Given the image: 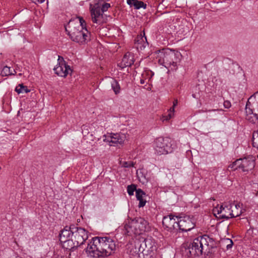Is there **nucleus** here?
Listing matches in <instances>:
<instances>
[{"instance_id":"obj_1","label":"nucleus","mask_w":258,"mask_h":258,"mask_svg":"<svg viewBox=\"0 0 258 258\" xmlns=\"http://www.w3.org/2000/svg\"><path fill=\"white\" fill-rule=\"evenodd\" d=\"M88 233L85 229L72 224L65 226L60 231L59 241L63 248L73 251L78 247L83 246L88 238Z\"/></svg>"},{"instance_id":"obj_2","label":"nucleus","mask_w":258,"mask_h":258,"mask_svg":"<svg viewBox=\"0 0 258 258\" xmlns=\"http://www.w3.org/2000/svg\"><path fill=\"white\" fill-rule=\"evenodd\" d=\"M116 247L115 241L110 237H95L88 243L85 251L91 258L104 257L114 254Z\"/></svg>"},{"instance_id":"obj_3","label":"nucleus","mask_w":258,"mask_h":258,"mask_svg":"<svg viewBox=\"0 0 258 258\" xmlns=\"http://www.w3.org/2000/svg\"><path fill=\"white\" fill-rule=\"evenodd\" d=\"M85 20L78 17L71 19L66 26V31L70 38L74 42L82 45L90 40V33L85 27Z\"/></svg>"},{"instance_id":"obj_4","label":"nucleus","mask_w":258,"mask_h":258,"mask_svg":"<svg viewBox=\"0 0 258 258\" xmlns=\"http://www.w3.org/2000/svg\"><path fill=\"white\" fill-rule=\"evenodd\" d=\"M125 233L128 236L140 235L150 229L147 221L141 217L130 220L124 225Z\"/></svg>"},{"instance_id":"obj_5","label":"nucleus","mask_w":258,"mask_h":258,"mask_svg":"<svg viewBox=\"0 0 258 258\" xmlns=\"http://www.w3.org/2000/svg\"><path fill=\"white\" fill-rule=\"evenodd\" d=\"M90 6V12L93 22L99 25L104 23L105 18L103 13L110 7V4L104 3L101 7L99 4H95L92 7V5Z\"/></svg>"},{"instance_id":"obj_6","label":"nucleus","mask_w":258,"mask_h":258,"mask_svg":"<svg viewBox=\"0 0 258 258\" xmlns=\"http://www.w3.org/2000/svg\"><path fill=\"white\" fill-rule=\"evenodd\" d=\"M154 147L155 153L159 155L166 154L172 151V144L168 138H157L154 142Z\"/></svg>"},{"instance_id":"obj_7","label":"nucleus","mask_w":258,"mask_h":258,"mask_svg":"<svg viewBox=\"0 0 258 258\" xmlns=\"http://www.w3.org/2000/svg\"><path fill=\"white\" fill-rule=\"evenodd\" d=\"M127 252L131 258H143L144 255L142 249L141 240H135L126 245Z\"/></svg>"},{"instance_id":"obj_8","label":"nucleus","mask_w":258,"mask_h":258,"mask_svg":"<svg viewBox=\"0 0 258 258\" xmlns=\"http://www.w3.org/2000/svg\"><path fill=\"white\" fill-rule=\"evenodd\" d=\"M55 74L61 77H66L71 75L73 70L63 60V57L58 56V64L53 69Z\"/></svg>"},{"instance_id":"obj_9","label":"nucleus","mask_w":258,"mask_h":258,"mask_svg":"<svg viewBox=\"0 0 258 258\" xmlns=\"http://www.w3.org/2000/svg\"><path fill=\"white\" fill-rule=\"evenodd\" d=\"M195 227L190 217L184 214H178V232H187Z\"/></svg>"},{"instance_id":"obj_10","label":"nucleus","mask_w":258,"mask_h":258,"mask_svg":"<svg viewBox=\"0 0 258 258\" xmlns=\"http://www.w3.org/2000/svg\"><path fill=\"white\" fill-rule=\"evenodd\" d=\"M102 139L104 142L109 143L110 146H115L123 144L125 136L122 133H109L103 136Z\"/></svg>"},{"instance_id":"obj_11","label":"nucleus","mask_w":258,"mask_h":258,"mask_svg":"<svg viewBox=\"0 0 258 258\" xmlns=\"http://www.w3.org/2000/svg\"><path fill=\"white\" fill-rule=\"evenodd\" d=\"M239 166L242 171H248L252 169L255 166L254 157L252 156H248L243 158H239L236 160Z\"/></svg>"},{"instance_id":"obj_12","label":"nucleus","mask_w":258,"mask_h":258,"mask_svg":"<svg viewBox=\"0 0 258 258\" xmlns=\"http://www.w3.org/2000/svg\"><path fill=\"white\" fill-rule=\"evenodd\" d=\"M175 218H177V216H174L172 214L164 216L162 220L163 225L168 230L171 232L174 231L175 233H177V229L175 226V224L177 225V223L175 221Z\"/></svg>"},{"instance_id":"obj_13","label":"nucleus","mask_w":258,"mask_h":258,"mask_svg":"<svg viewBox=\"0 0 258 258\" xmlns=\"http://www.w3.org/2000/svg\"><path fill=\"white\" fill-rule=\"evenodd\" d=\"M190 246L191 255H199L203 252V249L198 241V238H195L192 242H189Z\"/></svg>"},{"instance_id":"obj_14","label":"nucleus","mask_w":258,"mask_h":258,"mask_svg":"<svg viewBox=\"0 0 258 258\" xmlns=\"http://www.w3.org/2000/svg\"><path fill=\"white\" fill-rule=\"evenodd\" d=\"M246 119L253 123H258V114L253 112L252 107H245Z\"/></svg>"},{"instance_id":"obj_15","label":"nucleus","mask_w":258,"mask_h":258,"mask_svg":"<svg viewBox=\"0 0 258 258\" xmlns=\"http://www.w3.org/2000/svg\"><path fill=\"white\" fill-rule=\"evenodd\" d=\"M177 104V99H176L173 102V105L172 107L167 111V114L162 115L160 117V120L163 123L167 122L170 119H171L174 114V107Z\"/></svg>"},{"instance_id":"obj_16","label":"nucleus","mask_w":258,"mask_h":258,"mask_svg":"<svg viewBox=\"0 0 258 258\" xmlns=\"http://www.w3.org/2000/svg\"><path fill=\"white\" fill-rule=\"evenodd\" d=\"M159 56L160 57V58L163 57V62L164 63H165V61H168V58L169 55L167 54V52H165L164 50H159L158 52ZM167 64L169 65V67L170 68L171 70H176V62L175 61H169V62H166Z\"/></svg>"},{"instance_id":"obj_17","label":"nucleus","mask_w":258,"mask_h":258,"mask_svg":"<svg viewBox=\"0 0 258 258\" xmlns=\"http://www.w3.org/2000/svg\"><path fill=\"white\" fill-rule=\"evenodd\" d=\"M137 240H141L142 247L144 251H145V248L147 249V251L152 250V248H153V244L151 238L141 237L139 239H137Z\"/></svg>"},{"instance_id":"obj_18","label":"nucleus","mask_w":258,"mask_h":258,"mask_svg":"<svg viewBox=\"0 0 258 258\" xmlns=\"http://www.w3.org/2000/svg\"><path fill=\"white\" fill-rule=\"evenodd\" d=\"M134 62L133 56L130 53H127L124 55L122 59L121 66L122 68L130 67Z\"/></svg>"},{"instance_id":"obj_19","label":"nucleus","mask_w":258,"mask_h":258,"mask_svg":"<svg viewBox=\"0 0 258 258\" xmlns=\"http://www.w3.org/2000/svg\"><path fill=\"white\" fill-rule=\"evenodd\" d=\"M190 246L191 244L189 242H185L181 245L180 253L182 257H186L191 255Z\"/></svg>"},{"instance_id":"obj_20","label":"nucleus","mask_w":258,"mask_h":258,"mask_svg":"<svg viewBox=\"0 0 258 258\" xmlns=\"http://www.w3.org/2000/svg\"><path fill=\"white\" fill-rule=\"evenodd\" d=\"M232 208V206L231 204L229 203H224L221 205L220 207L218 206L215 207L213 211L215 213V214L217 213V214H223L224 212H226V210H230Z\"/></svg>"},{"instance_id":"obj_21","label":"nucleus","mask_w":258,"mask_h":258,"mask_svg":"<svg viewBox=\"0 0 258 258\" xmlns=\"http://www.w3.org/2000/svg\"><path fill=\"white\" fill-rule=\"evenodd\" d=\"M145 195V193L140 188L136 190V198L139 201L138 207L139 208L143 207L145 206L146 201L143 199V196Z\"/></svg>"},{"instance_id":"obj_22","label":"nucleus","mask_w":258,"mask_h":258,"mask_svg":"<svg viewBox=\"0 0 258 258\" xmlns=\"http://www.w3.org/2000/svg\"><path fill=\"white\" fill-rule=\"evenodd\" d=\"M16 73L15 69H11V68L7 66L3 67L1 75L3 77H7L11 75H15Z\"/></svg>"},{"instance_id":"obj_23","label":"nucleus","mask_w":258,"mask_h":258,"mask_svg":"<svg viewBox=\"0 0 258 258\" xmlns=\"http://www.w3.org/2000/svg\"><path fill=\"white\" fill-rule=\"evenodd\" d=\"M197 238H198V241L201 245L202 247L203 250L206 248H207L208 246V241L210 240L209 239V236L207 235H204L202 236L198 237Z\"/></svg>"},{"instance_id":"obj_24","label":"nucleus","mask_w":258,"mask_h":258,"mask_svg":"<svg viewBox=\"0 0 258 258\" xmlns=\"http://www.w3.org/2000/svg\"><path fill=\"white\" fill-rule=\"evenodd\" d=\"M239 214H240L238 212L237 213H234L233 210H226V212L223 213V214L221 215V217L223 218L228 219L229 218L236 217L238 216Z\"/></svg>"},{"instance_id":"obj_25","label":"nucleus","mask_w":258,"mask_h":258,"mask_svg":"<svg viewBox=\"0 0 258 258\" xmlns=\"http://www.w3.org/2000/svg\"><path fill=\"white\" fill-rule=\"evenodd\" d=\"M111 85L112 89L113 90L115 94H117L120 92V85L118 82L116 80H112V81H111Z\"/></svg>"},{"instance_id":"obj_26","label":"nucleus","mask_w":258,"mask_h":258,"mask_svg":"<svg viewBox=\"0 0 258 258\" xmlns=\"http://www.w3.org/2000/svg\"><path fill=\"white\" fill-rule=\"evenodd\" d=\"M15 91L18 94L20 93H27L30 91L25 86H24L22 84L18 85L15 88Z\"/></svg>"},{"instance_id":"obj_27","label":"nucleus","mask_w":258,"mask_h":258,"mask_svg":"<svg viewBox=\"0 0 258 258\" xmlns=\"http://www.w3.org/2000/svg\"><path fill=\"white\" fill-rule=\"evenodd\" d=\"M209 239L210 240L208 241V246L207 248H206V250L208 251V252H210L213 248L217 247V243L215 240L209 236Z\"/></svg>"},{"instance_id":"obj_28","label":"nucleus","mask_w":258,"mask_h":258,"mask_svg":"<svg viewBox=\"0 0 258 258\" xmlns=\"http://www.w3.org/2000/svg\"><path fill=\"white\" fill-rule=\"evenodd\" d=\"M154 73L151 70H145L142 74V77L144 78L146 80L149 81L154 76Z\"/></svg>"},{"instance_id":"obj_29","label":"nucleus","mask_w":258,"mask_h":258,"mask_svg":"<svg viewBox=\"0 0 258 258\" xmlns=\"http://www.w3.org/2000/svg\"><path fill=\"white\" fill-rule=\"evenodd\" d=\"M145 42H148L147 40V38L145 36V33L144 31L143 33H141L140 35H138L137 38L135 39V42H139L140 43H144Z\"/></svg>"},{"instance_id":"obj_30","label":"nucleus","mask_w":258,"mask_h":258,"mask_svg":"<svg viewBox=\"0 0 258 258\" xmlns=\"http://www.w3.org/2000/svg\"><path fill=\"white\" fill-rule=\"evenodd\" d=\"M133 6H134L135 9L137 10L140 9L141 8L145 9L147 7V5L146 4H144L142 1H139L138 0H135Z\"/></svg>"},{"instance_id":"obj_31","label":"nucleus","mask_w":258,"mask_h":258,"mask_svg":"<svg viewBox=\"0 0 258 258\" xmlns=\"http://www.w3.org/2000/svg\"><path fill=\"white\" fill-rule=\"evenodd\" d=\"M252 141L253 146L258 149V133L256 131L253 133Z\"/></svg>"},{"instance_id":"obj_32","label":"nucleus","mask_w":258,"mask_h":258,"mask_svg":"<svg viewBox=\"0 0 258 258\" xmlns=\"http://www.w3.org/2000/svg\"><path fill=\"white\" fill-rule=\"evenodd\" d=\"M136 185L132 184L129 185L127 187V192L130 196H133L134 194V191L137 190Z\"/></svg>"},{"instance_id":"obj_33","label":"nucleus","mask_w":258,"mask_h":258,"mask_svg":"<svg viewBox=\"0 0 258 258\" xmlns=\"http://www.w3.org/2000/svg\"><path fill=\"white\" fill-rule=\"evenodd\" d=\"M135 45L137 49L142 50H144L146 47L148 46L149 43L148 42H144V43L135 42Z\"/></svg>"},{"instance_id":"obj_34","label":"nucleus","mask_w":258,"mask_h":258,"mask_svg":"<svg viewBox=\"0 0 258 258\" xmlns=\"http://www.w3.org/2000/svg\"><path fill=\"white\" fill-rule=\"evenodd\" d=\"M258 95V91L255 92L253 95H252L248 99L245 107H252V104L251 103V100L252 99H254L256 97V96Z\"/></svg>"},{"instance_id":"obj_35","label":"nucleus","mask_w":258,"mask_h":258,"mask_svg":"<svg viewBox=\"0 0 258 258\" xmlns=\"http://www.w3.org/2000/svg\"><path fill=\"white\" fill-rule=\"evenodd\" d=\"M223 242L226 244V248L227 250L231 249L233 245V241L229 238L225 239Z\"/></svg>"},{"instance_id":"obj_36","label":"nucleus","mask_w":258,"mask_h":258,"mask_svg":"<svg viewBox=\"0 0 258 258\" xmlns=\"http://www.w3.org/2000/svg\"><path fill=\"white\" fill-rule=\"evenodd\" d=\"M121 166H122V167H125V168L134 167V163L132 161H130V162L124 161L122 162Z\"/></svg>"},{"instance_id":"obj_37","label":"nucleus","mask_w":258,"mask_h":258,"mask_svg":"<svg viewBox=\"0 0 258 258\" xmlns=\"http://www.w3.org/2000/svg\"><path fill=\"white\" fill-rule=\"evenodd\" d=\"M228 168H230L233 170H235L239 168L238 164L236 163V160L228 166Z\"/></svg>"},{"instance_id":"obj_38","label":"nucleus","mask_w":258,"mask_h":258,"mask_svg":"<svg viewBox=\"0 0 258 258\" xmlns=\"http://www.w3.org/2000/svg\"><path fill=\"white\" fill-rule=\"evenodd\" d=\"M223 105L225 108L227 109L229 108L231 106L230 102L228 100L224 101L223 102Z\"/></svg>"},{"instance_id":"obj_39","label":"nucleus","mask_w":258,"mask_h":258,"mask_svg":"<svg viewBox=\"0 0 258 258\" xmlns=\"http://www.w3.org/2000/svg\"><path fill=\"white\" fill-rule=\"evenodd\" d=\"M135 0H127V3L130 6L134 5Z\"/></svg>"},{"instance_id":"obj_40","label":"nucleus","mask_w":258,"mask_h":258,"mask_svg":"<svg viewBox=\"0 0 258 258\" xmlns=\"http://www.w3.org/2000/svg\"><path fill=\"white\" fill-rule=\"evenodd\" d=\"M140 82L141 84H144L145 83H147V81L144 78L141 77L140 78Z\"/></svg>"},{"instance_id":"obj_41","label":"nucleus","mask_w":258,"mask_h":258,"mask_svg":"<svg viewBox=\"0 0 258 258\" xmlns=\"http://www.w3.org/2000/svg\"><path fill=\"white\" fill-rule=\"evenodd\" d=\"M87 127V126H85V125L83 126V127L82 128V133L83 134H88V132H85V128Z\"/></svg>"},{"instance_id":"obj_42","label":"nucleus","mask_w":258,"mask_h":258,"mask_svg":"<svg viewBox=\"0 0 258 258\" xmlns=\"http://www.w3.org/2000/svg\"><path fill=\"white\" fill-rule=\"evenodd\" d=\"M222 111V109H214L212 110H209V112L213 111V112H216V111Z\"/></svg>"},{"instance_id":"obj_43","label":"nucleus","mask_w":258,"mask_h":258,"mask_svg":"<svg viewBox=\"0 0 258 258\" xmlns=\"http://www.w3.org/2000/svg\"><path fill=\"white\" fill-rule=\"evenodd\" d=\"M232 207H233V206H234V207H235L236 209H238V208H240V206H239V205H232Z\"/></svg>"},{"instance_id":"obj_44","label":"nucleus","mask_w":258,"mask_h":258,"mask_svg":"<svg viewBox=\"0 0 258 258\" xmlns=\"http://www.w3.org/2000/svg\"><path fill=\"white\" fill-rule=\"evenodd\" d=\"M44 2V0H41L40 2L41 3H43Z\"/></svg>"},{"instance_id":"obj_45","label":"nucleus","mask_w":258,"mask_h":258,"mask_svg":"<svg viewBox=\"0 0 258 258\" xmlns=\"http://www.w3.org/2000/svg\"><path fill=\"white\" fill-rule=\"evenodd\" d=\"M180 55H181V57H183V55L182 54H181V53H180Z\"/></svg>"},{"instance_id":"obj_46","label":"nucleus","mask_w":258,"mask_h":258,"mask_svg":"<svg viewBox=\"0 0 258 258\" xmlns=\"http://www.w3.org/2000/svg\"><path fill=\"white\" fill-rule=\"evenodd\" d=\"M15 69V70H18V68H17H17H16Z\"/></svg>"},{"instance_id":"obj_47","label":"nucleus","mask_w":258,"mask_h":258,"mask_svg":"<svg viewBox=\"0 0 258 258\" xmlns=\"http://www.w3.org/2000/svg\"><path fill=\"white\" fill-rule=\"evenodd\" d=\"M19 76H21V75H22V74H21V73H20V74H19Z\"/></svg>"},{"instance_id":"obj_48","label":"nucleus","mask_w":258,"mask_h":258,"mask_svg":"<svg viewBox=\"0 0 258 258\" xmlns=\"http://www.w3.org/2000/svg\"><path fill=\"white\" fill-rule=\"evenodd\" d=\"M256 132H257L258 133V130L257 131H256Z\"/></svg>"}]
</instances>
